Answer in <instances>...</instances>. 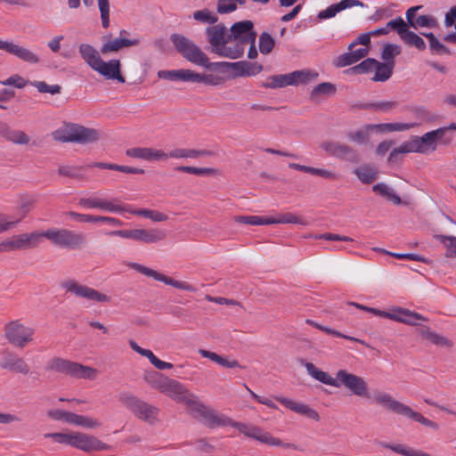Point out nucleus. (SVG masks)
<instances>
[{"label": "nucleus", "mask_w": 456, "mask_h": 456, "mask_svg": "<svg viewBox=\"0 0 456 456\" xmlns=\"http://www.w3.org/2000/svg\"><path fill=\"white\" fill-rule=\"evenodd\" d=\"M45 370L61 373L76 379H94L97 370L92 367L61 358L53 357L46 365Z\"/></svg>", "instance_id": "423d86ee"}, {"label": "nucleus", "mask_w": 456, "mask_h": 456, "mask_svg": "<svg viewBox=\"0 0 456 456\" xmlns=\"http://www.w3.org/2000/svg\"><path fill=\"white\" fill-rule=\"evenodd\" d=\"M0 369L22 375H28L30 370L26 361L8 348L4 349L1 352Z\"/></svg>", "instance_id": "f3484780"}, {"label": "nucleus", "mask_w": 456, "mask_h": 456, "mask_svg": "<svg viewBox=\"0 0 456 456\" xmlns=\"http://www.w3.org/2000/svg\"><path fill=\"white\" fill-rule=\"evenodd\" d=\"M436 238L439 240L447 248V257L456 256V237L446 235H436Z\"/></svg>", "instance_id": "6e6d98bb"}, {"label": "nucleus", "mask_w": 456, "mask_h": 456, "mask_svg": "<svg viewBox=\"0 0 456 456\" xmlns=\"http://www.w3.org/2000/svg\"><path fill=\"white\" fill-rule=\"evenodd\" d=\"M256 32L251 20H242L232 24L230 28V42L232 48H241L240 58L243 55L245 47L249 43H255Z\"/></svg>", "instance_id": "9b49d317"}, {"label": "nucleus", "mask_w": 456, "mask_h": 456, "mask_svg": "<svg viewBox=\"0 0 456 456\" xmlns=\"http://www.w3.org/2000/svg\"><path fill=\"white\" fill-rule=\"evenodd\" d=\"M140 42L139 38L127 39L125 37H119L110 39L102 45L101 53L106 54L112 52H118L124 47L136 46Z\"/></svg>", "instance_id": "cd10ccee"}, {"label": "nucleus", "mask_w": 456, "mask_h": 456, "mask_svg": "<svg viewBox=\"0 0 456 456\" xmlns=\"http://www.w3.org/2000/svg\"><path fill=\"white\" fill-rule=\"evenodd\" d=\"M61 288L77 297L95 303H110L111 297L91 287L81 284L73 279H68L61 283Z\"/></svg>", "instance_id": "ddd939ff"}, {"label": "nucleus", "mask_w": 456, "mask_h": 456, "mask_svg": "<svg viewBox=\"0 0 456 456\" xmlns=\"http://www.w3.org/2000/svg\"><path fill=\"white\" fill-rule=\"evenodd\" d=\"M354 6H363V4L359 0H341L340 2L331 4L325 10L318 13V19L326 20L334 17L338 12Z\"/></svg>", "instance_id": "bb28decb"}, {"label": "nucleus", "mask_w": 456, "mask_h": 456, "mask_svg": "<svg viewBox=\"0 0 456 456\" xmlns=\"http://www.w3.org/2000/svg\"><path fill=\"white\" fill-rule=\"evenodd\" d=\"M86 168V166H61L58 168V174L77 180H86L83 171Z\"/></svg>", "instance_id": "4c0bfd02"}, {"label": "nucleus", "mask_w": 456, "mask_h": 456, "mask_svg": "<svg viewBox=\"0 0 456 456\" xmlns=\"http://www.w3.org/2000/svg\"><path fill=\"white\" fill-rule=\"evenodd\" d=\"M119 402L126 406L137 419L154 425L158 420L159 409L130 393H121Z\"/></svg>", "instance_id": "0eeeda50"}, {"label": "nucleus", "mask_w": 456, "mask_h": 456, "mask_svg": "<svg viewBox=\"0 0 456 456\" xmlns=\"http://www.w3.org/2000/svg\"><path fill=\"white\" fill-rule=\"evenodd\" d=\"M97 3L101 12L102 25L107 28L110 26V1L97 0Z\"/></svg>", "instance_id": "13d9d810"}, {"label": "nucleus", "mask_w": 456, "mask_h": 456, "mask_svg": "<svg viewBox=\"0 0 456 456\" xmlns=\"http://www.w3.org/2000/svg\"><path fill=\"white\" fill-rule=\"evenodd\" d=\"M94 70L97 71L108 79H116L120 83H125V77L120 73L119 60L113 59L108 62L102 61L94 67Z\"/></svg>", "instance_id": "5701e85b"}, {"label": "nucleus", "mask_w": 456, "mask_h": 456, "mask_svg": "<svg viewBox=\"0 0 456 456\" xmlns=\"http://www.w3.org/2000/svg\"><path fill=\"white\" fill-rule=\"evenodd\" d=\"M143 379L151 388L159 390L180 403L189 392L179 381L169 379L156 370L145 371Z\"/></svg>", "instance_id": "20e7f679"}, {"label": "nucleus", "mask_w": 456, "mask_h": 456, "mask_svg": "<svg viewBox=\"0 0 456 456\" xmlns=\"http://www.w3.org/2000/svg\"><path fill=\"white\" fill-rule=\"evenodd\" d=\"M110 236H118L131 239L145 244H154L163 241L167 238V231L160 228L117 230L107 233Z\"/></svg>", "instance_id": "9d476101"}, {"label": "nucleus", "mask_w": 456, "mask_h": 456, "mask_svg": "<svg viewBox=\"0 0 456 456\" xmlns=\"http://www.w3.org/2000/svg\"><path fill=\"white\" fill-rule=\"evenodd\" d=\"M381 317L408 325H418L419 321H428V319L420 314L403 307L394 308L391 312L383 311Z\"/></svg>", "instance_id": "aec40b11"}, {"label": "nucleus", "mask_w": 456, "mask_h": 456, "mask_svg": "<svg viewBox=\"0 0 456 456\" xmlns=\"http://www.w3.org/2000/svg\"><path fill=\"white\" fill-rule=\"evenodd\" d=\"M0 135L16 144H28L29 137L20 130L12 129L6 123L0 121Z\"/></svg>", "instance_id": "c85d7f7f"}, {"label": "nucleus", "mask_w": 456, "mask_h": 456, "mask_svg": "<svg viewBox=\"0 0 456 456\" xmlns=\"http://www.w3.org/2000/svg\"><path fill=\"white\" fill-rule=\"evenodd\" d=\"M354 63H356V62H355L354 57L353 56L351 52L340 54L334 61V65L338 68L346 67V66L352 65Z\"/></svg>", "instance_id": "774afa93"}, {"label": "nucleus", "mask_w": 456, "mask_h": 456, "mask_svg": "<svg viewBox=\"0 0 456 456\" xmlns=\"http://www.w3.org/2000/svg\"><path fill=\"white\" fill-rule=\"evenodd\" d=\"M425 37L428 38L429 43V49L432 54H446L451 55L450 49L442 44L432 32L421 33Z\"/></svg>", "instance_id": "58836bf2"}, {"label": "nucleus", "mask_w": 456, "mask_h": 456, "mask_svg": "<svg viewBox=\"0 0 456 456\" xmlns=\"http://www.w3.org/2000/svg\"><path fill=\"white\" fill-rule=\"evenodd\" d=\"M17 250L18 247L15 235L6 238L0 242V254Z\"/></svg>", "instance_id": "69168bd1"}, {"label": "nucleus", "mask_w": 456, "mask_h": 456, "mask_svg": "<svg viewBox=\"0 0 456 456\" xmlns=\"http://www.w3.org/2000/svg\"><path fill=\"white\" fill-rule=\"evenodd\" d=\"M223 79L213 74H200L191 70L190 82L203 83L209 86H218Z\"/></svg>", "instance_id": "c03bdc74"}, {"label": "nucleus", "mask_w": 456, "mask_h": 456, "mask_svg": "<svg viewBox=\"0 0 456 456\" xmlns=\"http://www.w3.org/2000/svg\"><path fill=\"white\" fill-rule=\"evenodd\" d=\"M359 180L365 184H370L377 179L378 171L369 165L362 166L354 170Z\"/></svg>", "instance_id": "a19ab883"}, {"label": "nucleus", "mask_w": 456, "mask_h": 456, "mask_svg": "<svg viewBox=\"0 0 456 456\" xmlns=\"http://www.w3.org/2000/svg\"><path fill=\"white\" fill-rule=\"evenodd\" d=\"M78 204L86 208H99L110 213H121L127 211V207L122 205L118 199L111 200L98 198H81Z\"/></svg>", "instance_id": "a211bd4d"}, {"label": "nucleus", "mask_w": 456, "mask_h": 456, "mask_svg": "<svg viewBox=\"0 0 456 456\" xmlns=\"http://www.w3.org/2000/svg\"><path fill=\"white\" fill-rule=\"evenodd\" d=\"M4 331L6 340L18 348H24L34 340L35 329L26 326L20 320L7 322Z\"/></svg>", "instance_id": "1a4fd4ad"}, {"label": "nucleus", "mask_w": 456, "mask_h": 456, "mask_svg": "<svg viewBox=\"0 0 456 456\" xmlns=\"http://www.w3.org/2000/svg\"><path fill=\"white\" fill-rule=\"evenodd\" d=\"M181 403L186 406L188 412L194 419L200 420L209 428L232 426L245 436L256 440L261 444L301 451L298 445L291 443H284L280 438L273 436L271 433L257 426L233 421L229 417L219 414L215 410L206 406L196 395L190 391L185 397H183Z\"/></svg>", "instance_id": "f257e3e1"}, {"label": "nucleus", "mask_w": 456, "mask_h": 456, "mask_svg": "<svg viewBox=\"0 0 456 456\" xmlns=\"http://www.w3.org/2000/svg\"><path fill=\"white\" fill-rule=\"evenodd\" d=\"M274 47V39L267 32H263L259 37V50L263 54H268Z\"/></svg>", "instance_id": "5fc2aeb1"}, {"label": "nucleus", "mask_w": 456, "mask_h": 456, "mask_svg": "<svg viewBox=\"0 0 456 456\" xmlns=\"http://www.w3.org/2000/svg\"><path fill=\"white\" fill-rule=\"evenodd\" d=\"M387 28H388V29L392 28L396 30L402 39L403 36H404L409 31L407 28V24L401 17L388 21L387 23Z\"/></svg>", "instance_id": "052dcab7"}, {"label": "nucleus", "mask_w": 456, "mask_h": 456, "mask_svg": "<svg viewBox=\"0 0 456 456\" xmlns=\"http://www.w3.org/2000/svg\"><path fill=\"white\" fill-rule=\"evenodd\" d=\"M321 148L329 156L342 161L357 164L361 160V157L357 150L338 141H324L321 143Z\"/></svg>", "instance_id": "2eb2a0df"}, {"label": "nucleus", "mask_w": 456, "mask_h": 456, "mask_svg": "<svg viewBox=\"0 0 456 456\" xmlns=\"http://www.w3.org/2000/svg\"><path fill=\"white\" fill-rule=\"evenodd\" d=\"M428 340L434 345L444 346V347H452L453 345L450 339H448L447 338L441 336L434 331L432 334H428Z\"/></svg>", "instance_id": "338daca9"}, {"label": "nucleus", "mask_w": 456, "mask_h": 456, "mask_svg": "<svg viewBox=\"0 0 456 456\" xmlns=\"http://www.w3.org/2000/svg\"><path fill=\"white\" fill-rule=\"evenodd\" d=\"M290 77L293 80V86L298 84H305L312 80H315L318 77V73L307 69L296 70L289 73Z\"/></svg>", "instance_id": "a18cd8bd"}, {"label": "nucleus", "mask_w": 456, "mask_h": 456, "mask_svg": "<svg viewBox=\"0 0 456 456\" xmlns=\"http://www.w3.org/2000/svg\"><path fill=\"white\" fill-rule=\"evenodd\" d=\"M35 205V200L24 198L21 199L19 203L20 215L17 218H20V222L27 216V215L32 210Z\"/></svg>", "instance_id": "e2e57ef3"}, {"label": "nucleus", "mask_w": 456, "mask_h": 456, "mask_svg": "<svg viewBox=\"0 0 456 456\" xmlns=\"http://www.w3.org/2000/svg\"><path fill=\"white\" fill-rule=\"evenodd\" d=\"M20 223V218L0 212V234L16 228Z\"/></svg>", "instance_id": "de8ad7c7"}, {"label": "nucleus", "mask_w": 456, "mask_h": 456, "mask_svg": "<svg viewBox=\"0 0 456 456\" xmlns=\"http://www.w3.org/2000/svg\"><path fill=\"white\" fill-rule=\"evenodd\" d=\"M180 172H185L196 175H208L215 173V169L208 167H195L188 166H179L175 168Z\"/></svg>", "instance_id": "bf43d9fd"}, {"label": "nucleus", "mask_w": 456, "mask_h": 456, "mask_svg": "<svg viewBox=\"0 0 456 456\" xmlns=\"http://www.w3.org/2000/svg\"><path fill=\"white\" fill-rule=\"evenodd\" d=\"M305 367L307 373L314 379L331 387L337 386V374L332 378L328 372L319 370L314 363L305 362Z\"/></svg>", "instance_id": "2f4dec72"}, {"label": "nucleus", "mask_w": 456, "mask_h": 456, "mask_svg": "<svg viewBox=\"0 0 456 456\" xmlns=\"http://www.w3.org/2000/svg\"><path fill=\"white\" fill-rule=\"evenodd\" d=\"M378 444L382 448L389 449L392 452L403 456H432L425 452L415 450L403 444H390L387 442L379 441Z\"/></svg>", "instance_id": "c756f323"}, {"label": "nucleus", "mask_w": 456, "mask_h": 456, "mask_svg": "<svg viewBox=\"0 0 456 456\" xmlns=\"http://www.w3.org/2000/svg\"><path fill=\"white\" fill-rule=\"evenodd\" d=\"M401 53V47L394 44H387L381 53V58L384 62H392L395 65V58Z\"/></svg>", "instance_id": "09e8293b"}, {"label": "nucleus", "mask_w": 456, "mask_h": 456, "mask_svg": "<svg viewBox=\"0 0 456 456\" xmlns=\"http://www.w3.org/2000/svg\"><path fill=\"white\" fill-rule=\"evenodd\" d=\"M335 93H336L335 85L329 83V82H323V83H321L314 87V89L311 92V98L314 99L317 96L322 95V94L332 95Z\"/></svg>", "instance_id": "603ef678"}, {"label": "nucleus", "mask_w": 456, "mask_h": 456, "mask_svg": "<svg viewBox=\"0 0 456 456\" xmlns=\"http://www.w3.org/2000/svg\"><path fill=\"white\" fill-rule=\"evenodd\" d=\"M73 447L82 450L86 452H90L93 451H102V450H111L112 446L109 445L97 437L84 434V433H75L74 444Z\"/></svg>", "instance_id": "4be33fe9"}, {"label": "nucleus", "mask_w": 456, "mask_h": 456, "mask_svg": "<svg viewBox=\"0 0 456 456\" xmlns=\"http://www.w3.org/2000/svg\"><path fill=\"white\" fill-rule=\"evenodd\" d=\"M55 141L62 142L91 143L98 141L99 132L94 128L85 127L78 124L69 123L52 134Z\"/></svg>", "instance_id": "39448f33"}, {"label": "nucleus", "mask_w": 456, "mask_h": 456, "mask_svg": "<svg viewBox=\"0 0 456 456\" xmlns=\"http://www.w3.org/2000/svg\"><path fill=\"white\" fill-rule=\"evenodd\" d=\"M276 401L281 403L282 405L287 407L288 409L293 411L294 412H297L298 414L306 416L309 419L318 420L319 419V414L318 412L310 408L307 404L300 403L297 402H295L293 400L285 398V397H275Z\"/></svg>", "instance_id": "b1692460"}, {"label": "nucleus", "mask_w": 456, "mask_h": 456, "mask_svg": "<svg viewBox=\"0 0 456 456\" xmlns=\"http://www.w3.org/2000/svg\"><path fill=\"white\" fill-rule=\"evenodd\" d=\"M269 224H298L301 225H307V222L295 214L290 212L280 215L278 217H269Z\"/></svg>", "instance_id": "37998d69"}, {"label": "nucleus", "mask_w": 456, "mask_h": 456, "mask_svg": "<svg viewBox=\"0 0 456 456\" xmlns=\"http://www.w3.org/2000/svg\"><path fill=\"white\" fill-rule=\"evenodd\" d=\"M432 132H435V138L437 143L440 142L443 145H448L452 141V135L449 134L448 128L440 127Z\"/></svg>", "instance_id": "0e129e2a"}, {"label": "nucleus", "mask_w": 456, "mask_h": 456, "mask_svg": "<svg viewBox=\"0 0 456 456\" xmlns=\"http://www.w3.org/2000/svg\"><path fill=\"white\" fill-rule=\"evenodd\" d=\"M129 266L137 271L138 273L146 275L148 277H151L156 281H162L167 285L173 286L176 289L186 290V291H195V289L192 285L186 281H180L174 280L168 276H166L153 269H151L149 267H146L142 265L137 264V263H131L129 264Z\"/></svg>", "instance_id": "dca6fc26"}, {"label": "nucleus", "mask_w": 456, "mask_h": 456, "mask_svg": "<svg viewBox=\"0 0 456 456\" xmlns=\"http://www.w3.org/2000/svg\"><path fill=\"white\" fill-rule=\"evenodd\" d=\"M45 438H51L56 443L64 444L67 445L73 446L75 433H46L44 435Z\"/></svg>", "instance_id": "3c124183"}, {"label": "nucleus", "mask_w": 456, "mask_h": 456, "mask_svg": "<svg viewBox=\"0 0 456 456\" xmlns=\"http://www.w3.org/2000/svg\"><path fill=\"white\" fill-rule=\"evenodd\" d=\"M0 50L29 64H37L40 61V58L36 53L12 41L0 39Z\"/></svg>", "instance_id": "6ab92c4d"}, {"label": "nucleus", "mask_w": 456, "mask_h": 456, "mask_svg": "<svg viewBox=\"0 0 456 456\" xmlns=\"http://www.w3.org/2000/svg\"><path fill=\"white\" fill-rule=\"evenodd\" d=\"M394 68L392 62L379 61V64L374 69L375 74L371 79L375 82H385L388 80L393 74Z\"/></svg>", "instance_id": "e433bc0d"}, {"label": "nucleus", "mask_w": 456, "mask_h": 456, "mask_svg": "<svg viewBox=\"0 0 456 456\" xmlns=\"http://www.w3.org/2000/svg\"><path fill=\"white\" fill-rule=\"evenodd\" d=\"M415 28H436L437 26V20L432 15H419L414 21Z\"/></svg>", "instance_id": "680f3d73"}, {"label": "nucleus", "mask_w": 456, "mask_h": 456, "mask_svg": "<svg viewBox=\"0 0 456 456\" xmlns=\"http://www.w3.org/2000/svg\"><path fill=\"white\" fill-rule=\"evenodd\" d=\"M193 18L198 21L204 22V23H209L212 25L216 23L218 20V17L216 15L213 14L208 9L196 11L193 13Z\"/></svg>", "instance_id": "4d7b16f0"}, {"label": "nucleus", "mask_w": 456, "mask_h": 456, "mask_svg": "<svg viewBox=\"0 0 456 456\" xmlns=\"http://www.w3.org/2000/svg\"><path fill=\"white\" fill-rule=\"evenodd\" d=\"M336 387H344L359 397H370L367 381L362 377L351 373L345 369L337 371Z\"/></svg>", "instance_id": "4468645a"}, {"label": "nucleus", "mask_w": 456, "mask_h": 456, "mask_svg": "<svg viewBox=\"0 0 456 456\" xmlns=\"http://www.w3.org/2000/svg\"><path fill=\"white\" fill-rule=\"evenodd\" d=\"M158 77L166 80L190 82L191 69L159 70Z\"/></svg>", "instance_id": "f704fd0d"}, {"label": "nucleus", "mask_w": 456, "mask_h": 456, "mask_svg": "<svg viewBox=\"0 0 456 456\" xmlns=\"http://www.w3.org/2000/svg\"><path fill=\"white\" fill-rule=\"evenodd\" d=\"M199 353L200 354L204 357V358H208L215 362H216L217 364L223 366V367H226V368H238V367H240L239 362L237 360H232V361H229L227 360L226 358L214 353V352H211V351H208V350H205V349H200L199 350Z\"/></svg>", "instance_id": "c9c22d12"}, {"label": "nucleus", "mask_w": 456, "mask_h": 456, "mask_svg": "<svg viewBox=\"0 0 456 456\" xmlns=\"http://www.w3.org/2000/svg\"><path fill=\"white\" fill-rule=\"evenodd\" d=\"M287 86H293V80L289 73L271 76L262 84L263 87L273 89L282 88Z\"/></svg>", "instance_id": "72a5a7b5"}, {"label": "nucleus", "mask_w": 456, "mask_h": 456, "mask_svg": "<svg viewBox=\"0 0 456 456\" xmlns=\"http://www.w3.org/2000/svg\"><path fill=\"white\" fill-rule=\"evenodd\" d=\"M234 222L250 225H267L269 217L258 216H235Z\"/></svg>", "instance_id": "49530a36"}, {"label": "nucleus", "mask_w": 456, "mask_h": 456, "mask_svg": "<svg viewBox=\"0 0 456 456\" xmlns=\"http://www.w3.org/2000/svg\"><path fill=\"white\" fill-rule=\"evenodd\" d=\"M30 85L37 89L39 93L42 94H58L61 91V86L59 85H47L45 81H32Z\"/></svg>", "instance_id": "864d4df0"}, {"label": "nucleus", "mask_w": 456, "mask_h": 456, "mask_svg": "<svg viewBox=\"0 0 456 456\" xmlns=\"http://www.w3.org/2000/svg\"><path fill=\"white\" fill-rule=\"evenodd\" d=\"M208 42L211 45V52L220 57L238 59L241 48H232L230 33L223 23L214 24L206 28Z\"/></svg>", "instance_id": "f03ea898"}, {"label": "nucleus", "mask_w": 456, "mask_h": 456, "mask_svg": "<svg viewBox=\"0 0 456 456\" xmlns=\"http://www.w3.org/2000/svg\"><path fill=\"white\" fill-rule=\"evenodd\" d=\"M376 403L385 407L388 411L406 417L409 419L414 420L422 424L425 427L437 430L439 426L437 423L425 418L421 413L413 411L410 406L397 401L390 394L385 392H378L374 395Z\"/></svg>", "instance_id": "7ed1b4c3"}, {"label": "nucleus", "mask_w": 456, "mask_h": 456, "mask_svg": "<svg viewBox=\"0 0 456 456\" xmlns=\"http://www.w3.org/2000/svg\"><path fill=\"white\" fill-rule=\"evenodd\" d=\"M415 123H383L367 125V130H376L379 133H391L395 131H405L415 127Z\"/></svg>", "instance_id": "7c9ffc66"}, {"label": "nucleus", "mask_w": 456, "mask_h": 456, "mask_svg": "<svg viewBox=\"0 0 456 456\" xmlns=\"http://www.w3.org/2000/svg\"><path fill=\"white\" fill-rule=\"evenodd\" d=\"M17 240L18 250L34 248L42 242L44 235L42 232L34 231L32 232L20 233L15 235Z\"/></svg>", "instance_id": "a878e982"}, {"label": "nucleus", "mask_w": 456, "mask_h": 456, "mask_svg": "<svg viewBox=\"0 0 456 456\" xmlns=\"http://www.w3.org/2000/svg\"><path fill=\"white\" fill-rule=\"evenodd\" d=\"M434 133L430 131L422 136H413L411 140L407 141L409 144L407 150L422 154L435 151L437 149V142Z\"/></svg>", "instance_id": "412c9836"}, {"label": "nucleus", "mask_w": 456, "mask_h": 456, "mask_svg": "<svg viewBox=\"0 0 456 456\" xmlns=\"http://www.w3.org/2000/svg\"><path fill=\"white\" fill-rule=\"evenodd\" d=\"M406 45L414 46L419 51L426 49V43L422 37L417 35L415 32L409 30L402 39Z\"/></svg>", "instance_id": "8fccbe9b"}, {"label": "nucleus", "mask_w": 456, "mask_h": 456, "mask_svg": "<svg viewBox=\"0 0 456 456\" xmlns=\"http://www.w3.org/2000/svg\"><path fill=\"white\" fill-rule=\"evenodd\" d=\"M379 64V61L373 58H367L361 63L347 69L345 73L346 74H365L374 70L375 67Z\"/></svg>", "instance_id": "ea45409f"}, {"label": "nucleus", "mask_w": 456, "mask_h": 456, "mask_svg": "<svg viewBox=\"0 0 456 456\" xmlns=\"http://www.w3.org/2000/svg\"><path fill=\"white\" fill-rule=\"evenodd\" d=\"M78 52L82 59L93 69L102 61L99 52L89 44H81L78 47Z\"/></svg>", "instance_id": "473e14b6"}, {"label": "nucleus", "mask_w": 456, "mask_h": 456, "mask_svg": "<svg viewBox=\"0 0 456 456\" xmlns=\"http://www.w3.org/2000/svg\"><path fill=\"white\" fill-rule=\"evenodd\" d=\"M229 69L234 71L236 77H251L260 73L263 66L257 62L240 61L229 64Z\"/></svg>", "instance_id": "393cba45"}, {"label": "nucleus", "mask_w": 456, "mask_h": 456, "mask_svg": "<svg viewBox=\"0 0 456 456\" xmlns=\"http://www.w3.org/2000/svg\"><path fill=\"white\" fill-rule=\"evenodd\" d=\"M170 39L175 50L188 61L196 65L207 61V54L188 37L175 33Z\"/></svg>", "instance_id": "f8f14e48"}, {"label": "nucleus", "mask_w": 456, "mask_h": 456, "mask_svg": "<svg viewBox=\"0 0 456 456\" xmlns=\"http://www.w3.org/2000/svg\"><path fill=\"white\" fill-rule=\"evenodd\" d=\"M69 423L87 428H95L101 427L102 425V423L95 419H92L84 415H78L73 412L71 413Z\"/></svg>", "instance_id": "79ce46f5"}, {"label": "nucleus", "mask_w": 456, "mask_h": 456, "mask_svg": "<svg viewBox=\"0 0 456 456\" xmlns=\"http://www.w3.org/2000/svg\"><path fill=\"white\" fill-rule=\"evenodd\" d=\"M42 235L53 245L63 248L79 249L86 244L84 233L76 232L69 229H48L42 232Z\"/></svg>", "instance_id": "6e6552de"}]
</instances>
